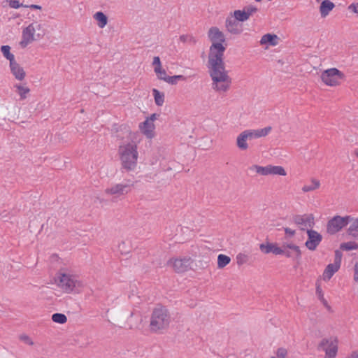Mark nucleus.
<instances>
[{"label":"nucleus","mask_w":358,"mask_h":358,"mask_svg":"<svg viewBox=\"0 0 358 358\" xmlns=\"http://www.w3.org/2000/svg\"><path fill=\"white\" fill-rule=\"evenodd\" d=\"M345 74L336 68L324 70L321 74L322 82L328 86H336L345 79Z\"/></svg>","instance_id":"nucleus-6"},{"label":"nucleus","mask_w":358,"mask_h":358,"mask_svg":"<svg viewBox=\"0 0 358 358\" xmlns=\"http://www.w3.org/2000/svg\"><path fill=\"white\" fill-rule=\"evenodd\" d=\"M354 154L358 158V149H355V150Z\"/></svg>","instance_id":"nucleus-59"},{"label":"nucleus","mask_w":358,"mask_h":358,"mask_svg":"<svg viewBox=\"0 0 358 358\" xmlns=\"http://www.w3.org/2000/svg\"><path fill=\"white\" fill-rule=\"evenodd\" d=\"M52 320L55 323L63 324L67 322V317L64 313H56L52 315Z\"/></svg>","instance_id":"nucleus-35"},{"label":"nucleus","mask_w":358,"mask_h":358,"mask_svg":"<svg viewBox=\"0 0 358 358\" xmlns=\"http://www.w3.org/2000/svg\"><path fill=\"white\" fill-rule=\"evenodd\" d=\"M93 17L94 20H96L97 24L100 28L105 27L108 23V17L102 11H98L95 13Z\"/></svg>","instance_id":"nucleus-24"},{"label":"nucleus","mask_w":358,"mask_h":358,"mask_svg":"<svg viewBox=\"0 0 358 358\" xmlns=\"http://www.w3.org/2000/svg\"><path fill=\"white\" fill-rule=\"evenodd\" d=\"M248 170L252 172L255 171L262 176L277 175L285 176L287 175L285 169L281 166L268 165L266 166H261L254 164L250 166Z\"/></svg>","instance_id":"nucleus-7"},{"label":"nucleus","mask_w":358,"mask_h":358,"mask_svg":"<svg viewBox=\"0 0 358 358\" xmlns=\"http://www.w3.org/2000/svg\"><path fill=\"white\" fill-rule=\"evenodd\" d=\"M255 130H256L257 137L258 138L264 137V136H267L272 130V127L268 126L264 128L259 129H255Z\"/></svg>","instance_id":"nucleus-38"},{"label":"nucleus","mask_w":358,"mask_h":358,"mask_svg":"<svg viewBox=\"0 0 358 358\" xmlns=\"http://www.w3.org/2000/svg\"><path fill=\"white\" fill-rule=\"evenodd\" d=\"M342 257H343L342 252L340 250H335L334 262V264H336L338 265L341 267V261H342Z\"/></svg>","instance_id":"nucleus-40"},{"label":"nucleus","mask_w":358,"mask_h":358,"mask_svg":"<svg viewBox=\"0 0 358 358\" xmlns=\"http://www.w3.org/2000/svg\"><path fill=\"white\" fill-rule=\"evenodd\" d=\"M287 355V350L285 348H279L277 351L278 358H285Z\"/></svg>","instance_id":"nucleus-50"},{"label":"nucleus","mask_w":358,"mask_h":358,"mask_svg":"<svg viewBox=\"0 0 358 358\" xmlns=\"http://www.w3.org/2000/svg\"><path fill=\"white\" fill-rule=\"evenodd\" d=\"M284 249V253L282 255H285L287 258H292L294 259V255L289 250Z\"/></svg>","instance_id":"nucleus-52"},{"label":"nucleus","mask_w":358,"mask_h":358,"mask_svg":"<svg viewBox=\"0 0 358 358\" xmlns=\"http://www.w3.org/2000/svg\"><path fill=\"white\" fill-rule=\"evenodd\" d=\"M282 248L285 249H289L294 252V260L296 262H299L301 259L302 252L299 248V246L292 243H283Z\"/></svg>","instance_id":"nucleus-21"},{"label":"nucleus","mask_w":358,"mask_h":358,"mask_svg":"<svg viewBox=\"0 0 358 358\" xmlns=\"http://www.w3.org/2000/svg\"><path fill=\"white\" fill-rule=\"evenodd\" d=\"M354 280L358 281V263L355 265Z\"/></svg>","instance_id":"nucleus-54"},{"label":"nucleus","mask_w":358,"mask_h":358,"mask_svg":"<svg viewBox=\"0 0 358 358\" xmlns=\"http://www.w3.org/2000/svg\"><path fill=\"white\" fill-rule=\"evenodd\" d=\"M9 6L10 8L17 9L20 7L24 6L22 3H20L18 0H9Z\"/></svg>","instance_id":"nucleus-46"},{"label":"nucleus","mask_w":358,"mask_h":358,"mask_svg":"<svg viewBox=\"0 0 358 358\" xmlns=\"http://www.w3.org/2000/svg\"><path fill=\"white\" fill-rule=\"evenodd\" d=\"M154 71L155 72L158 79L159 80H164L163 78L167 77L166 71L164 69H162V67L160 68L159 71L157 70H155Z\"/></svg>","instance_id":"nucleus-48"},{"label":"nucleus","mask_w":358,"mask_h":358,"mask_svg":"<svg viewBox=\"0 0 358 358\" xmlns=\"http://www.w3.org/2000/svg\"><path fill=\"white\" fill-rule=\"evenodd\" d=\"M335 4L329 0H324L320 6V12L322 17L327 16L329 13L334 8Z\"/></svg>","instance_id":"nucleus-20"},{"label":"nucleus","mask_w":358,"mask_h":358,"mask_svg":"<svg viewBox=\"0 0 358 358\" xmlns=\"http://www.w3.org/2000/svg\"><path fill=\"white\" fill-rule=\"evenodd\" d=\"M129 191V185L116 184L110 188H106L105 192L107 194L121 196L127 194Z\"/></svg>","instance_id":"nucleus-16"},{"label":"nucleus","mask_w":358,"mask_h":358,"mask_svg":"<svg viewBox=\"0 0 358 358\" xmlns=\"http://www.w3.org/2000/svg\"><path fill=\"white\" fill-rule=\"evenodd\" d=\"M307 240L305 242V246L311 251L317 250L318 245L322 241V235L317 231L312 229H306Z\"/></svg>","instance_id":"nucleus-9"},{"label":"nucleus","mask_w":358,"mask_h":358,"mask_svg":"<svg viewBox=\"0 0 358 358\" xmlns=\"http://www.w3.org/2000/svg\"><path fill=\"white\" fill-rule=\"evenodd\" d=\"M3 56L9 61V64H12L15 61V56L10 52L11 48L8 45H3L0 48Z\"/></svg>","instance_id":"nucleus-25"},{"label":"nucleus","mask_w":358,"mask_h":358,"mask_svg":"<svg viewBox=\"0 0 358 358\" xmlns=\"http://www.w3.org/2000/svg\"><path fill=\"white\" fill-rule=\"evenodd\" d=\"M353 220L351 215L341 216L336 215L332 217L327 224V232L330 235H334L347 227Z\"/></svg>","instance_id":"nucleus-5"},{"label":"nucleus","mask_w":358,"mask_h":358,"mask_svg":"<svg viewBox=\"0 0 358 358\" xmlns=\"http://www.w3.org/2000/svg\"><path fill=\"white\" fill-rule=\"evenodd\" d=\"M193 260L189 257L183 258H171L167 262V265L172 266L174 271L178 273H182L191 268V264Z\"/></svg>","instance_id":"nucleus-8"},{"label":"nucleus","mask_w":358,"mask_h":358,"mask_svg":"<svg viewBox=\"0 0 358 358\" xmlns=\"http://www.w3.org/2000/svg\"><path fill=\"white\" fill-rule=\"evenodd\" d=\"M41 27V24L36 23V27H35L36 29L40 30Z\"/></svg>","instance_id":"nucleus-57"},{"label":"nucleus","mask_w":358,"mask_h":358,"mask_svg":"<svg viewBox=\"0 0 358 358\" xmlns=\"http://www.w3.org/2000/svg\"><path fill=\"white\" fill-rule=\"evenodd\" d=\"M225 26L227 30L234 35L241 34L243 31V24L239 21H236L231 15L227 17Z\"/></svg>","instance_id":"nucleus-13"},{"label":"nucleus","mask_w":358,"mask_h":358,"mask_svg":"<svg viewBox=\"0 0 358 358\" xmlns=\"http://www.w3.org/2000/svg\"><path fill=\"white\" fill-rule=\"evenodd\" d=\"M339 268L340 266L336 264L333 263L328 264L323 273L324 280H330L334 273L339 270Z\"/></svg>","instance_id":"nucleus-23"},{"label":"nucleus","mask_w":358,"mask_h":358,"mask_svg":"<svg viewBox=\"0 0 358 358\" xmlns=\"http://www.w3.org/2000/svg\"><path fill=\"white\" fill-rule=\"evenodd\" d=\"M324 358H327V357H324Z\"/></svg>","instance_id":"nucleus-62"},{"label":"nucleus","mask_w":358,"mask_h":358,"mask_svg":"<svg viewBox=\"0 0 358 358\" xmlns=\"http://www.w3.org/2000/svg\"><path fill=\"white\" fill-rule=\"evenodd\" d=\"M180 41L183 43H189L190 44L194 45L196 43V39L192 35H181L180 36Z\"/></svg>","instance_id":"nucleus-39"},{"label":"nucleus","mask_w":358,"mask_h":358,"mask_svg":"<svg viewBox=\"0 0 358 358\" xmlns=\"http://www.w3.org/2000/svg\"><path fill=\"white\" fill-rule=\"evenodd\" d=\"M152 93L154 96L155 104L157 106H162L164 103V93L160 92L159 90L156 88H153L152 90Z\"/></svg>","instance_id":"nucleus-26"},{"label":"nucleus","mask_w":358,"mask_h":358,"mask_svg":"<svg viewBox=\"0 0 358 358\" xmlns=\"http://www.w3.org/2000/svg\"><path fill=\"white\" fill-rule=\"evenodd\" d=\"M227 45V43H213L210 46L208 62L224 58Z\"/></svg>","instance_id":"nucleus-11"},{"label":"nucleus","mask_w":358,"mask_h":358,"mask_svg":"<svg viewBox=\"0 0 358 358\" xmlns=\"http://www.w3.org/2000/svg\"><path fill=\"white\" fill-rule=\"evenodd\" d=\"M282 248L285 249H289L294 252V260L296 262H299L301 259L302 252L299 248V246L292 243H283Z\"/></svg>","instance_id":"nucleus-22"},{"label":"nucleus","mask_w":358,"mask_h":358,"mask_svg":"<svg viewBox=\"0 0 358 358\" xmlns=\"http://www.w3.org/2000/svg\"><path fill=\"white\" fill-rule=\"evenodd\" d=\"M159 115H160L158 114V113H152V114L150 115V116H149L146 119H148V120H150L152 123H154V121L156 120L159 117Z\"/></svg>","instance_id":"nucleus-51"},{"label":"nucleus","mask_w":358,"mask_h":358,"mask_svg":"<svg viewBox=\"0 0 358 358\" xmlns=\"http://www.w3.org/2000/svg\"><path fill=\"white\" fill-rule=\"evenodd\" d=\"M327 344H329V340L327 339V338H323L321 342L319 344V347L320 348H324V346H326Z\"/></svg>","instance_id":"nucleus-55"},{"label":"nucleus","mask_w":358,"mask_h":358,"mask_svg":"<svg viewBox=\"0 0 358 358\" xmlns=\"http://www.w3.org/2000/svg\"><path fill=\"white\" fill-rule=\"evenodd\" d=\"M35 31L34 23L30 24L22 30V40L20 43L22 48L26 47L29 43L36 40L34 37Z\"/></svg>","instance_id":"nucleus-14"},{"label":"nucleus","mask_w":358,"mask_h":358,"mask_svg":"<svg viewBox=\"0 0 358 358\" xmlns=\"http://www.w3.org/2000/svg\"><path fill=\"white\" fill-rule=\"evenodd\" d=\"M338 352V346L332 345V343L330 344V348L325 349V357L327 358H335Z\"/></svg>","instance_id":"nucleus-37"},{"label":"nucleus","mask_w":358,"mask_h":358,"mask_svg":"<svg viewBox=\"0 0 358 358\" xmlns=\"http://www.w3.org/2000/svg\"><path fill=\"white\" fill-rule=\"evenodd\" d=\"M348 10L351 11L353 13L358 15V2L352 3L350 5H349L348 7Z\"/></svg>","instance_id":"nucleus-49"},{"label":"nucleus","mask_w":358,"mask_h":358,"mask_svg":"<svg viewBox=\"0 0 358 358\" xmlns=\"http://www.w3.org/2000/svg\"><path fill=\"white\" fill-rule=\"evenodd\" d=\"M14 87L17 89V92L20 95L21 100L26 99V94L30 92V89L29 87H24L20 84H15Z\"/></svg>","instance_id":"nucleus-33"},{"label":"nucleus","mask_w":358,"mask_h":358,"mask_svg":"<svg viewBox=\"0 0 358 358\" xmlns=\"http://www.w3.org/2000/svg\"><path fill=\"white\" fill-rule=\"evenodd\" d=\"M317 1H319L320 0H317Z\"/></svg>","instance_id":"nucleus-61"},{"label":"nucleus","mask_w":358,"mask_h":358,"mask_svg":"<svg viewBox=\"0 0 358 358\" xmlns=\"http://www.w3.org/2000/svg\"><path fill=\"white\" fill-rule=\"evenodd\" d=\"M171 322V315L168 309L164 306L155 308L152 312L150 329L152 332H157L167 328Z\"/></svg>","instance_id":"nucleus-2"},{"label":"nucleus","mask_w":358,"mask_h":358,"mask_svg":"<svg viewBox=\"0 0 358 358\" xmlns=\"http://www.w3.org/2000/svg\"><path fill=\"white\" fill-rule=\"evenodd\" d=\"M163 78H164V81H165L166 83L171 84L172 85H176L178 81H180V80L186 81L187 80V77L183 75H175L173 76H167V77H164Z\"/></svg>","instance_id":"nucleus-29"},{"label":"nucleus","mask_w":358,"mask_h":358,"mask_svg":"<svg viewBox=\"0 0 358 358\" xmlns=\"http://www.w3.org/2000/svg\"><path fill=\"white\" fill-rule=\"evenodd\" d=\"M316 294L319 299V300L322 303V304L327 307L328 309H330L331 307L328 304L327 301L324 297L323 291L321 288V286L319 283H316Z\"/></svg>","instance_id":"nucleus-34"},{"label":"nucleus","mask_w":358,"mask_h":358,"mask_svg":"<svg viewBox=\"0 0 358 358\" xmlns=\"http://www.w3.org/2000/svg\"><path fill=\"white\" fill-rule=\"evenodd\" d=\"M350 358H358V352L357 351L352 352V353L351 354Z\"/></svg>","instance_id":"nucleus-56"},{"label":"nucleus","mask_w":358,"mask_h":358,"mask_svg":"<svg viewBox=\"0 0 358 358\" xmlns=\"http://www.w3.org/2000/svg\"><path fill=\"white\" fill-rule=\"evenodd\" d=\"M320 183L318 180L313 179L311 180V184L310 185H305L302 187V190L304 192L313 191V190L317 189L320 187Z\"/></svg>","instance_id":"nucleus-36"},{"label":"nucleus","mask_w":358,"mask_h":358,"mask_svg":"<svg viewBox=\"0 0 358 358\" xmlns=\"http://www.w3.org/2000/svg\"><path fill=\"white\" fill-rule=\"evenodd\" d=\"M24 7L29 8L32 10H41L42 9L41 6L37 5V4H31L29 6H24Z\"/></svg>","instance_id":"nucleus-53"},{"label":"nucleus","mask_w":358,"mask_h":358,"mask_svg":"<svg viewBox=\"0 0 358 358\" xmlns=\"http://www.w3.org/2000/svg\"><path fill=\"white\" fill-rule=\"evenodd\" d=\"M259 250L265 255L272 253L275 255H280L284 253V249L280 247L277 243H271L266 238L264 243L259 245Z\"/></svg>","instance_id":"nucleus-12"},{"label":"nucleus","mask_w":358,"mask_h":358,"mask_svg":"<svg viewBox=\"0 0 358 358\" xmlns=\"http://www.w3.org/2000/svg\"><path fill=\"white\" fill-rule=\"evenodd\" d=\"M279 37L275 34H266L263 35L259 43L261 45L275 46L278 44Z\"/></svg>","instance_id":"nucleus-19"},{"label":"nucleus","mask_w":358,"mask_h":358,"mask_svg":"<svg viewBox=\"0 0 358 358\" xmlns=\"http://www.w3.org/2000/svg\"><path fill=\"white\" fill-rule=\"evenodd\" d=\"M340 249L343 251L358 250V243L355 241L344 242L340 245Z\"/></svg>","instance_id":"nucleus-32"},{"label":"nucleus","mask_w":358,"mask_h":358,"mask_svg":"<svg viewBox=\"0 0 358 358\" xmlns=\"http://www.w3.org/2000/svg\"><path fill=\"white\" fill-rule=\"evenodd\" d=\"M59 287L62 288L66 293H79L83 287V283L76 279V276L67 273H60L58 279L56 280Z\"/></svg>","instance_id":"nucleus-4"},{"label":"nucleus","mask_w":358,"mask_h":358,"mask_svg":"<svg viewBox=\"0 0 358 358\" xmlns=\"http://www.w3.org/2000/svg\"><path fill=\"white\" fill-rule=\"evenodd\" d=\"M243 8L246 14H248V18L250 17V15H252L253 13H256L258 10V8L252 5L246 6Z\"/></svg>","instance_id":"nucleus-41"},{"label":"nucleus","mask_w":358,"mask_h":358,"mask_svg":"<svg viewBox=\"0 0 358 358\" xmlns=\"http://www.w3.org/2000/svg\"><path fill=\"white\" fill-rule=\"evenodd\" d=\"M353 222L350 225L349 228L347 229V234L357 239L358 238V217L355 220L353 219Z\"/></svg>","instance_id":"nucleus-28"},{"label":"nucleus","mask_w":358,"mask_h":358,"mask_svg":"<svg viewBox=\"0 0 358 358\" xmlns=\"http://www.w3.org/2000/svg\"><path fill=\"white\" fill-rule=\"evenodd\" d=\"M248 139L257 138L255 129H248L243 131Z\"/></svg>","instance_id":"nucleus-45"},{"label":"nucleus","mask_w":358,"mask_h":358,"mask_svg":"<svg viewBox=\"0 0 358 358\" xmlns=\"http://www.w3.org/2000/svg\"><path fill=\"white\" fill-rule=\"evenodd\" d=\"M20 340L29 345H32L34 344L31 338L29 336L25 335V334L21 335L20 336Z\"/></svg>","instance_id":"nucleus-47"},{"label":"nucleus","mask_w":358,"mask_h":358,"mask_svg":"<svg viewBox=\"0 0 358 358\" xmlns=\"http://www.w3.org/2000/svg\"><path fill=\"white\" fill-rule=\"evenodd\" d=\"M139 128L147 138H152L155 136V126L154 123L148 119H145L143 122L140 123Z\"/></svg>","instance_id":"nucleus-17"},{"label":"nucleus","mask_w":358,"mask_h":358,"mask_svg":"<svg viewBox=\"0 0 358 358\" xmlns=\"http://www.w3.org/2000/svg\"><path fill=\"white\" fill-rule=\"evenodd\" d=\"M231 262V258L225 255L220 254L217 257V268H223Z\"/></svg>","instance_id":"nucleus-31"},{"label":"nucleus","mask_w":358,"mask_h":358,"mask_svg":"<svg viewBox=\"0 0 358 358\" xmlns=\"http://www.w3.org/2000/svg\"><path fill=\"white\" fill-rule=\"evenodd\" d=\"M11 73L14 76L15 79L22 80L26 76V73L22 67L16 62L9 64Z\"/></svg>","instance_id":"nucleus-18"},{"label":"nucleus","mask_w":358,"mask_h":358,"mask_svg":"<svg viewBox=\"0 0 358 358\" xmlns=\"http://www.w3.org/2000/svg\"><path fill=\"white\" fill-rule=\"evenodd\" d=\"M285 231V238L289 239L295 236L296 231L289 227H283Z\"/></svg>","instance_id":"nucleus-42"},{"label":"nucleus","mask_w":358,"mask_h":358,"mask_svg":"<svg viewBox=\"0 0 358 358\" xmlns=\"http://www.w3.org/2000/svg\"><path fill=\"white\" fill-rule=\"evenodd\" d=\"M43 35H44V31L43 30L41 34V33L37 34V37L39 38L41 37V36H43Z\"/></svg>","instance_id":"nucleus-58"},{"label":"nucleus","mask_w":358,"mask_h":358,"mask_svg":"<svg viewBox=\"0 0 358 358\" xmlns=\"http://www.w3.org/2000/svg\"><path fill=\"white\" fill-rule=\"evenodd\" d=\"M292 220L301 231H306L307 227L312 229L315 225L313 214L295 215L293 216Z\"/></svg>","instance_id":"nucleus-10"},{"label":"nucleus","mask_w":358,"mask_h":358,"mask_svg":"<svg viewBox=\"0 0 358 358\" xmlns=\"http://www.w3.org/2000/svg\"><path fill=\"white\" fill-rule=\"evenodd\" d=\"M231 15L234 17L236 21H239L241 23L248 20V14H246L244 8L243 10H235L234 14L232 15L231 13Z\"/></svg>","instance_id":"nucleus-30"},{"label":"nucleus","mask_w":358,"mask_h":358,"mask_svg":"<svg viewBox=\"0 0 358 358\" xmlns=\"http://www.w3.org/2000/svg\"><path fill=\"white\" fill-rule=\"evenodd\" d=\"M152 66H154V71L157 70L158 71H159L160 68L162 67L161 59L159 56L154 57L152 61Z\"/></svg>","instance_id":"nucleus-44"},{"label":"nucleus","mask_w":358,"mask_h":358,"mask_svg":"<svg viewBox=\"0 0 358 358\" xmlns=\"http://www.w3.org/2000/svg\"><path fill=\"white\" fill-rule=\"evenodd\" d=\"M208 37L212 43H227L223 32L221 31L217 27H212L209 29L208 31Z\"/></svg>","instance_id":"nucleus-15"},{"label":"nucleus","mask_w":358,"mask_h":358,"mask_svg":"<svg viewBox=\"0 0 358 358\" xmlns=\"http://www.w3.org/2000/svg\"><path fill=\"white\" fill-rule=\"evenodd\" d=\"M248 257L246 255L239 253L236 256V262L240 266L247 262Z\"/></svg>","instance_id":"nucleus-43"},{"label":"nucleus","mask_w":358,"mask_h":358,"mask_svg":"<svg viewBox=\"0 0 358 358\" xmlns=\"http://www.w3.org/2000/svg\"><path fill=\"white\" fill-rule=\"evenodd\" d=\"M255 1H257V2H259V1H261L262 0H255Z\"/></svg>","instance_id":"nucleus-60"},{"label":"nucleus","mask_w":358,"mask_h":358,"mask_svg":"<svg viewBox=\"0 0 358 358\" xmlns=\"http://www.w3.org/2000/svg\"><path fill=\"white\" fill-rule=\"evenodd\" d=\"M120 159L122 168L127 171L134 170L137 164L138 152L136 144L128 143L120 147Z\"/></svg>","instance_id":"nucleus-3"},{"label":"nucleus","mask_w":358,"mask_h":358,"mask_svg":"<svg viewBox=\"0 0 358 358\" xmlns=\"http://www.w3.org/2000/svg\"><path fill=\"white\" fill-rule=\"evenodd\" d=\"M247 136L243 131L241 132L236 138V145L241 150H245L248 148V145L247 143Z\"/></svg>","instance_id":"nucleus-27"},{"label":"nucleus","mask_w":358,"mask_h":358,"mask_svg":"<svg viewBox=\"0 0 358 358\" xmlns=\"http://www.w3.org/2000/svg\"><path fill=\"white\" fill-rule=\"evenodd\" d=\"M224 58L208 62L209 74L213 80V88L216 91L226 92L229 89L231 79L225 70Z\"/></svg>","instance_id":"nucleus-1"}]
</instances>
